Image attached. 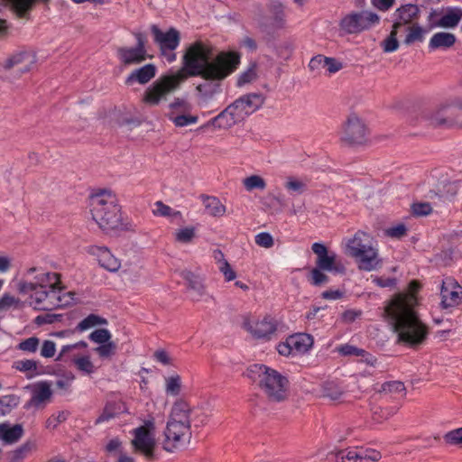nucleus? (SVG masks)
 I'll list each match as a JSON object with an SVG mask.
<instances>
[{
    "instance_id": "nucleus-9",
    "label": "nucleus",
    "mask_w": 462,
    "mask_h": 462,
    "mask_svg": "<svg viewBox=\"0 0 462 462\" xmlns=\"http://www.w3.org/2000/svg\"><path fill=\"white\" fill-rule=\"evenodd\" d=\"M379 22L376 14L362 11L352 12L344 15L339 21V30L341 34H356L369 29Z\"/></svg>"
},
{
    "instance_id": "nucleus-29",
    "label": "nucleus",
    "mask_w": 462,
    "mask_h": 462,
    "mask_svg": "<svg viewBox=\"0 0 462 462\" xmlns=\"http://www.w3.org/2000/svg\"><path fill=\"white\" fill-rule=\"evenodd\" d=\"M342 67V63L335 58L326 57L321 54L314 56L309 63V68L312 71L326 69L329 73H336L340 70Z\"/></svg>"
},
{
    "instance_id": "nucleus-31",
    "label": "nucleus",
    "mask_w": 462,
    "mask_h": 462,
    "mask_svg": "<svg viewBox=\"0 0 462 462\" xmlns=\"http://www.w3.org/2000/svg\"><path fill=\"white\" fill-rule=\"evenodd\" d=\"M105 449L108 456L114 458V462H135L134 458L124 450L122 441L118 438L110 439Z\"/></svg>"
},
{
    "instance_id": "nucleus-2",
    "label": "nucleus",
    "mask_w": 462,
    "mask_h": 462,
    "mask_svg": "<svg viewBox=\"0 0 462 462\" xmlns=\"http://www.w3.org/2000/svg\"><path fill=\"white\" fill-rule=\"evenodd\" d=\"M420 288L417 281H411L409 290L394 294L384 309L388 322L397 334L398 342L410 346L422 343L428 334L427 327L415 310L418 304L416 293Z\"/></svg>"
},
{
    "instance_id": "nucleus-53",
    "label": "nucleus",
    "mask_w": 462,
    "mask_h": 462,
    "mask_svg": "<svg viewBox=\"0 0 462 462\" xmlns=\"http://www.w3.org/2000/svg\"><path fill=\"white\" fill-rule=\"evenodd\" d=\"M34 444L32 442H25L21 445L18 448L14 450L11 455L10 462H20L27 454L34 448Z\"/></svg>"
},
{
    "instance_id": "nucleus-10",
    "label": "nucleus",
    "mask_w": 462,
    "mask_h": 462,
    "mask_svg": "<svg viewBox=\"0 0 462 462\" xmlns=\"http://www.w3.org/2000/svg\"><path fill=\"white\" fill-rule=\"evenodd\" d=\"M368 134L364 121L353 113L347 116L342 126L340 140L346 145H359L367 141Z\"/></svg>"
},
{
    "instance_id": "nucleus-54",
    "label": "nucleus",
    "mask_w": 462,
    "mask_h": 462,
    "mask_svg": "<svg viewBox=\"0 0 462 462\" xmlns=\"http://www.w3.org/2000/svg\"><path fill=\"white\" fill-rule=\"evenodd\" d=\"M257 77L256 64L252 63L246 70L242 72L237 79V86L241 87L253 82Z\"/></svg>"
},
{
    "instance_id": "nucleus-28",
    "label": "nucleus",
    "mask_w": 462,
    "mask_h": 462,
    "mask_svg": "<svg viewBox=\"0 0 462 462\" xmlns=\"http://www.w3.org/2000/svg\"><path fill=\"white\" fill-rule=\"evenodd\" d=\"M180 276L186 281L189 290L192 292L193 300H199L206 293L203 279L189 270L182 271Z\"/></svg>"
},
{
    "instance_id": "nucleus-49",
    "label": "nucleus",
    "mask_w": 462,
    "mask_h": 462,
    "mask_svg": "<svg viewBox=\"0 0 462 462\" xmlns=\"http://www.w3.org/2000/svg\"><path fill=\"white\" fill-rule=\"evenodd\" d=\"M88 346V344L85 341H79L78 343L72 344V345H67L64 346L60 352L59 353L58 356L56 357V361L60 362H69V359L70 358L71 355H74L72 352L73 350L77 348H86Z\"/></svg>"
},
{
    "instance_id": "nucleus-8",
    "label": "nucleus",
    "mask_w": 462,
    "mask_h": 462,
    "mask_svg": "<svg viewBox=\"0 0 462 462\" xmlns=\"http://www.w3.org/2000/svg\"><path fill=\"white\" fill-rule=\"evenodd\" d=\"M61 288H39L32 291L31 299L35 304V308L42 310H52L70 305L74 300L75 293L63 292L60 294Z\"/></svg>"
},
{
    "instance_id": "nucleus-61",
    "label": "nucleus",
    "mask_w": 462,
    "mask_h": 462,
    "mask_svg": "<svg viewBox=\"0 0 462 462\" xmlns=\"http://www.w3.org/2000/svg\"><path fill=\"white\" fill-rule=\"evenodd\" d=\"M69 415L68 411H60L57 414H52L46 420V428L48 429H55L57 426L65 421Z\"/></svg>"
},
{
    "instance_id": "nucleus-4",
    "label": "nucleus",
    "mask_w": 462,
    "mask_h": 462,
    "mask_svg": "<svg viewBox=\"0 0 462 462\" xmlns=\"http://www.w3.org/2000/svg\"><path fill=\"white\" fill-rule=\"evenodd\" d=\"M421 118L433 128L462 127V97H450L425 108Z\"/></svg>"
},
{
    "instance_id": "nucleus-52",
    "label": "nucleus",
    "mask_w": 462,
    "mask_h": 462,
    "mask_svg": "<svg viewBox=\"0 0 462 462\" xmlns=\"http://www.w3.org/2000/svg\"><path fill=\"white\" fill-rule=\"evenodd\" d=\"M382 455L375 449L357 450L356 462H378Z\"/></svg>"
},
{
    "instance_id": "nucleus-63",
    "label": "nucleus",
    "mask_w": 462,
    "mask_h": 462,
    "mask_svg": "<svg viewBox=\"0 0 462 462\" xmlns=\"http://www.w3.org/2000/svg\"><path fill=\"white\" fill-rule=\"evenodd\" d=\"M116 349V345L114 342L109 341L106 344L97 346L95 350L99 355L100 357L107 358L115 354Z\"/></svg>"
},
{
    "instance_id": "nucleus-22",
    "label": "nucleus",
    "mask_w": 462,
    "mask_h": 462,
    "mask_svg": "<svg viewBox=\"0 0 462 462\" xmlns=\"http://www.w3.org/2000/svg\"><path fill=\"white\" fill-rule=\"evenodd\" d=\"M359 270L371 272L379 269L382 266V259L379 256L377 244L367 246V249L354 257Z\"/></svg>"
},
{
    "instance_id": "nucleus-27",
    "label": "nucleus",
    "mask_w": 462,
    "mask_h": 462,
    "mask_svg": "<svg viewBox=\"0 0 462 462\" xmlns=\"http://www.w3.org/2000/svg\"><path fill=\"white\" fill-rule=\"evenodd\" d=\"M268 11L273 28L280 30L286 27L285 5L281 1L272 0L268 5Z\"/></svg>"
},
{
    "instance_id": "nucleus-3",
    "label": "nucleus",
    "mask_w": 462,
    "mask_h": 462,
    "mask_svg": "<svg viewBox=\"0 0 462 462\" xmlns=\"http://www.w3.org/2000/svg\"><path fill=\"white\" fill-rule=\"evenodd\" d=\"M90 211L103 230H115L122 225L118 199L110 189H99L90 196Z\"/></svg>"
},
{
    "instance_id": "nucleus-23",
    "label": "nucleus",
    "mask_w": 462,
    "mask_h": 462,
    "mask_svg": "<svg viewBox=\"0 0 462 462\" xmlns=\"http://www.w3.org/2000/svg\"><path fill=\"white\" fill-rule=\"evenodd\" d=\"M88 252L97 258L102 268L109 272L119 270L121 266L120 261L112 254L107 247L92 245L88 247Z\"/></svg>"
},
{
    "instance_id": "nucleus-1",
    "label": "nucleus",
    "mask_w": 462,
    "mask_h": 462,
    "mask_svg": "<svg viewBox=\"0 0 462 462\" xmlns=\"http://www.w3.org/2000/svg\"><path fill=\"white\" fill-rule=\"evenodd\" d=\"M182 61V69L162 75L145 89L143 96L144 104L158 106L177 91L189 77L198 76L205 82L199 84L196 90L199 97L207 102L221 92L220 82L237 69L240 56L231 51H221L215 55L211 45L199 41L187 48Z\"/></svg>"
},
{
    "instance_id": "nucleus-16",
    "label": "nucleus",
    "mask_w": 462,
    "mask_h": 462,
    "mask_svg": "<svg viewBox=\"0 0 462 462\" xmlns=\"http://www.w3.org/2000/svg\"><path fill=\"white\" fill-rule=\"evenodd\" d=\"M36 61V55L33 51H21L7 58L3 67L5 69L14 70L18 75H22L32 69Z\"/></svg>"
},
{
    "instance_id": "nucleus-40",
    "label": "nucleus",
    "mask_w": 462,
    "mask_h": 462,
    "mask_svg": "<svg viewBox=\"0 0 462 462\" xmlns=\"http://www.w3.org/2000/svg\"><path fill=\"white\" fill-rule=\"evenodd\" d=\"M324 270L314 267L309 273L307 279L310 283L316 287L323 286L329 282V277L324 273Z\"/></svg>"
},
{
    "instance_id": "nucleus-60",
    "label": "nucleus",
    "mask_w": 462,
    "mask_h": 462,
    "mask_svg": "<svg viewBox=\"0 0 462 462\" xmlns=\"http://www.w3.org/2000/svg\"><path fill=\"white\" fill-rule=\"evenodd\" d=\"M111 338L110 332L106 328L96 329L89 335V339L97 344H106Z\"/></svg>"
},
{
    "instance_id": "nucleus-37",
    "label": "nucleus",
    "mask_w": 462,
    "mask_h": 462,
    "mask_svg": "<svg viewBox=\"0 0 462 462\" xmlns=\"http://www.w3.org/2000/svg\"><path fill=\"white\" fill-rule=\"evenodd\" d=\"M168 112L166 113V116L170 119L171 116H178L180 114H183L186 112H191L192 105L188 101L187 98L184 97H174L171 102L168 105Z\"/></svg>"
},
{
    "instance_id": "nucleus-32",
    "label": "nucleus",
    "mask_w": 462,
    "mask_h": 462,
    "mask_svg": "<svg viewBox=\"0 0 462 462\" xmlns=\"http://www.w3.org/2000/svg\"><path fill=\"white\" fill-rule=\"evenodd\" d=\"M23 435V428L21 424L10 426L6 423L0 424V439L5 444H14L18 442Z\"/></svg>"
},
{
    "instance_id": "nucleus-58",
    "label": "nucleus",
    "mask_w": 462,
    "mask_h": 462,
    "mask_svg": "<svg viewBox=\"0 0 462 462\" xmlns=\"http://www.w3.org/2000/svg\"><path fill=\"white\" fill-rule=\"evenodd\" d=\"M17 398L15 396H3L0 398V416H5L16 407Z\"/></svg>"
},
{
    "instance_id": "nucleus-30",
    "label": "nucleus",
    "mask_w": 462,
    "mask_h": 462,
    "mask_svg": "<svg viewBox=\"0 0 462 462\" xmlns=\"http://www.w3.org/2000/svg\"><path fill=\"white\" fill-rule=\"evenodd\" d=\"M236 113L234 111V108L229 105L224 111H222L219 115L212 118L207 125H213L217 128H229L236 124L241 122L239 117H237Z\"/></svg>"
},
{
    "instance_id": "nucleus-36",
    "label": "nucleus",
    "mask_w": 462,
    "mask_h": 462,
    "mask_svg": "<svg viewBox=\"0 0 462 462\" xmlns=\"http://www.w3.org/2000/svg\"><path fill=\"white\" fill-rule=\"evenodd\" d=\"M125 411V404L121 402H107L103 410V412L96 420V424H100Z\"/></svg>"
},
{
    "instance_id": "nucleus-45",
    "label": "nucleus",
    "mask_w": 462,
    "mask_h": 462,
    "mask_svg": "<svg viewBox=\"0 0 462 462\" xmlns=\"http://www.w3.org/2000/svg\"><path fill=\"white\" fill-rule=\"evenodd\" d=\"M294 51V44L291 40H284L274 46L275 54L285 60H289Z\"/></svg>"
},
{
    "instance_id": "nucleus-59",
    "label": "nucleus",
    "mask_w": 462,
    "mask_h": 462,
    "mask_svg": "<svg viewBox=\"0 0 462 462\" xmlns=\"http://www.w3.org/2000/svg\"><path fill=\"white\" fill-rule=\"evenodd\" d=\"M411 212L415 217H425L432 212V207L429 202H414L411 205Z\"/></svg>"
},
{
    "instance_id": "nucleus-21",
    "label": "nucleus",
    "mask_w": 462,
    "mask_h": 462,
    "mask_svg": "<svg viewBox=\"0 0 462 462\" xmlns=\"http://www.w3.org/2000/svg\"><path fill=\"white\" fill-rule=\"evenodd\" d=\"M52 391L50 383L40 382L32 386V397L25 404L26 409H42L51 401Z\"/></svg>"
},
{
    "instance_id": "nucleus-43",
    "label": "nucleus",
    "mask_w": 462,
    "mask_h": 462,
    "mask_svg": "<svg viewBox=\"0 0 462 462\" xmlns=\"http://www.w3.org/2000/svg\"><path fill=\"white\" fill-rule=\"evenodd\" d=\"M176 127H185L198 123L199 116H193L190 112L176 115L169 119Z\"/></svg>"
},
{
    "instance_id": "nucleus-62",
    "label": "nucleus",
    "mask_w": 462,
    "mask_h": 462,
    "mask_svg": "<svg viewBox=\"0 0 462 462\" xmlns=\"http://www.w3.org/2000/svg\"><path fill=\"white\" fill-rule=\"evenodd\" d=\"M40 339L36 337H31L25 340H23L18 348L22 351L34 353L39 346Z\"/></svg>"
},
{
    "instance_id": "nucleus-39",
    "label": "nucleus",
    "mask_w": 462,
    "mask_h": 462,
    "mask_svg": "<svg viewBox=\"0 0 462 462\" xmlns=\"http://www.w3.org/2000/svg\"><path fill=\"white\" fill-rule=\"evenodd\" d=\"M407 35L403 41L404 44L411 45L414 42H422L426 31L420 25L414 24L405 27Z\"/></svg>"
},
{
    "instance_id": "nucleus-56",
    "label": "nucleus",
    "mask_w": 462,
    "mask_h": 462,
    "mask_svg": "<svg viewBox=\"0 0 462 462\" xmlns=\"http://www.w3.org/2000/svg\"><path fill=\"white\" fill-rule=\"evenodd\" d=\"M284 187L288 191L299 195L302 194L307 189V185L304 181L292 177L287 179Z\"/></svg>"
},
{
    "instance_id": "nucleus-34",
    "label": "nucleus",
    "mask_w": 462,
    "mask_h": 462,
    "mask_svg": "<svg viewBox=\"0 0 462 462\" xmlns=\"http://www.w3.org/2000/svg\"><path fill=\"white\" fill-rule=\"evenodd\" d=\"M200 199L207 213L212 217H221L226 212V207L217 197L201 195Z\"/></svg>"
},
{
    "instance_id": "nucleus-38",
    "label": "nucleus",
    "mask_w": 462,
    "mask_h": 462,
    "mask_svg": "<svg viewBox=\"0 0 462 462\" xmlns=\"http://www.w3.org/2000/svg\"><path fill=\"white\" fill-rule=\"evenodd\" d=\"M4 2L5 0H0ZM16 14L20 18L26 17L32 9L36 2L47 3L50 0H8Z\"/></svg>"
},
{
    "instance_id": "nucleus-41",
    "label": "nucleus",
    "mask_w": 462,
    "mask_h": 462,
    "mask_svg": "<svg viewBox=\"0 0 462 462\" xmlns=\"http://www.w3.org/2000/svg\"><path fill=\"white\" fill-rule=\"evenodd\" d=\"M245 189L251 192L254 189L263 190L266 188L265 180L260 175H251L242 180Z\"/></svg>"
},
{
    "instance_id": "nucleus-44",
    "label": "nucleus",
    "mask_w": 462,
    "mask_h": 462,
    "mask_svg": "<svg viewBox=\"0 0 462 462\" xmlns=\"http://www.w3.org/2000/svg\"><path fill=\"white\" fill-rule=\"evenodd\" d=\"M357 450L342 449L329 453V457L335 462H356Z\"/></svg>"
},
{
    "instance_id": "nucleus-17",
    "label": "nucleus",
    "mask_w": 462,
    "mask_h": 462,
    "mask_svg": "<svg viewBox=\"0 0 462 462\" xmlns=\"http://www.w3.org/2000/svg\"><path fill=\"white\" fill-rule=\"evenodd\" d=\"M264 102L262 95L251 93L244 95L231 104L237 117L243 121L246 116L259 109Z\"/></svg>"
},
{
    "instance_id": "nucleus-46",
    "label": "nucleus",
    "mask_w": 462,
    "mask_h": 462,
    "mask_svg": "<svg viewBox=\"0 0 462 462\" xmlns=\"http://www.w3.org/2000/svg\"><path fill=\"white\" fill-rule=\"evenodd\" d=\"M69 362H72L79 370L87 374H91L94 372V365L90 361L89 356H77L76 355H71Z\"/></svg>"
},
{
    "instance_id": "nucleus-51",
    "label": "nucleus",
    "mask_w": 462,
    "mask_h": 462,
    "mask_svg": "<svg viewBox=\"0 0 462 462\" xmlns=\"http://www.w3.org/2000/svg\"><path fill=\"white\" fill-rule=\"evenodd\" d=\"M378 392L385 394L404 393L405 386L400 381H391L383 383Z\"/></svg>"
},
{
    "instance_id": "nucleus-42",
    "label": "nucleus",
    "mask_w": 462,
    "mask_h": 462,
    "mask_svg": "<svg viewBox=\"0 0 462 462\" xmlns=\"http://www.w3.org/2000/svg\"><path fill=\"white\" fill-rule=\"evenodd\" d=\"M181 378L172 374L165 378V392L168 395L178 396L181 392Z\"/></svg>"
},
{
    "instance_id": "nucleus-64",
    "label": "nucleus",
    "mask_w": 462,
    "mask_h": 462,
    "mask_svg": "<svg viewBox=\"0 0 462 462\" xmlns=\"http://www.w3.org/2000/svg\"><path fill=\"white\" fill-rule=\"evenodd\" d=\"M447 443L462 447V428L448 432L444 436Z\"/></svg>"
},
{
    "instance_id": "nucleus-11",
    "label": "nucleus",
    "mask_w": 462,
    "mask_h": 462,
    "mask_svg": "<svg viewBox=\"0 0 462 462\" xmlns=\"http://www.w3.org/2000/svg\"><path fill=\"white\" fill-rule=\"evenodd\" d=\"M164 450L167 452H174L189 443L191 439V430L190 428L187 427L183 423L178 424L168 420L164 430Z\"/></svg>"
},
{
    "instance_id": "nucleus-13",
    "label": "nucleus",
    "mask_w": 462,
    "mask_h": 462,
    "mask_svg": "<svg viewBox=\"0 0 462 462\" xmlns=\"http://www.w3.org/2000/svg\"><path fill=\"white\" fill-rule=\"evenodd\" d=\"M152 32L154 37V42L160 47V50L169 62L176 60V55L172 51L179 46L180 35L178 30L174 28L169 29L167 32H162L156 25H152Z\"/></svg>"
},
{
    "instance_id": "nucleus-33",
    "label": "nucleus",
    "mask_w": 462,
    "mask_h": 462,
    "mask_svg": "<svg viewBox=\"0 0 462 462\" xmlns=\"http://www.w3.org/2000/svg\"><path fill=\"white\" fill-rule=\"evenodd\" d=\"M457 41L455 34L451 32H439L432 35L429 42V48L430 50L437 49H449Z\"/></svg>"
},
{
    "instance_id": "nucleus-48",
    "label": "nucleus",
    "mask_w": 462,
    "mask_h": 462,
    "mask_svg": "<svg viewBox=\"0 0 462 462\" xmlns=\"http://www.w3.org/2000/svg\"><path fill=\"white\" fill-rule=\"evenodd\" d=\"M106 319L97 316V315H95V314H90L88 315L87 318H85L83 320H81L78 326H77V329L79 331H85L88 328H91L97 325H103V324H106Z\"/></svg>"
},
{
    "instance_id": "nucleus-26",
    "label": "nucleus",
    "mask_w": 462,
    "mask_h": 462,
    "mask_svg": "<svg viewBox=\"0 0 462 462\" xmlns=\"http://www.w3.org/2000/svg\"><path fill=\"white\" fill-rule=\"evenodd\" d=\"M192 409L189 404L183 400H179L174 402L171 415L170 421L176 422L178 424H185L187 427L190 428Z\"/></svg>"
},
{
    "instance_id": "nucleus-18",
    "label": "nucleus",
    "mask_w": 462,
    "mask_h": 462,
    "mask_svg": "<svg viewBox=\"0 0 462 462\" xmlns=\"http://www.w3.org/2000/svg\"><path fill=\"white\" fill-rule=\"evenodd\" d=\"M440 295L442 309L454 308L462 300V288L453 278L448 277L442 281Z\"/></svg>"
},
{
    "instance_id": "nucleus-25",
    "label": "nucleus",
    "mask_w": 462,
    "mask_h": 462,
    "mask_svg": "<svg viewBox=\"0 0 462 462\" xmlns=\"http://www.w3.org/2000/svg\"><path fill=\"white\" fill-rule=\"evenodd\" d=\"M157 68L154 64H146L139 69L133 70L125 79V84L132 86L134 83L144 85L148 83L156 75Z\"/></svg>"
},
{
    "instance_id": "nucleus-12",
    "label": "nucleus",
    "mask_w": 462,
    "mask_h": 462,
    "mask_svg": "<svg viewBox=\"0 0 462 462\" xmlns=\"http://www.w3.org/2000/svg\"><path fill=\"white\" fill-rule=\"evenodd\" d=\"M312 252L317 255L316 267L337 274L346 273V266L334 252H329L322 243H314Z\"/></svg>"
},
{
    "instance_id": "nucleus-19",
    "label": "nucleus",
    "mask_w": 462,
    "mask_h": 462,
    "mask_svg": "<svg viewBox=\"0 0 462 462\" xmlns=\"http://www.w3.org/2000/svg\"><path fill=\"white\" fill-rule=\"evenodd\" d=\"M438 12L433 10L429 15V30L434 28H455L462 19V8L448 7L441 17L435 20Z\"/></svg>"
},
{
    "instance_id": "nucleus-5",
    "label": "nucleus",
    "mask_w": 462,
    "mask_h": 462,
    "mask_svg": "<svg viewBox=\"0 0 462 462\" xmlns=\"http://www.w3.org/2000/svg\"><path fill=\"white\" fill-rule=\"evenodd\" d=\"M258 384L271 402L285 401L289 395V380L277 370L260 365L257 370Z\"/></svg>"
},
{
    "instance_id": "nucleus-6",
    "label": "nucleus",
    "mask_w": 462,
    "mask_h": 462,
    "mask_svg": "<svg viewBox=\"0 0 462 462\" xmlns=\"http://www.w3.org/2000/svg\"><path fill=\"white\" fill-rule=\"evenodd\" d=\"M60 284L59 273L43 272L37 267H30L23 273V279L17 282V290L22 294H28L39 288H58Z\"/></svg>"
},
{
    "instance_id": "nucleus-57",
    "label": "nucleus",
    "mask_w": 462,
    "mask_h": 462,
    "mask_svg": "<svg viewBox=\"0 0 462 462\" xmlns=\"http://www.w3.org/2000/svg\"><path fill=\"white\" fill-rule=\"evenodd\" d=\"M195 237V228L192 226L180 228L175 232V240L179 243H190Z\"/></svg>"
},
{
    "instance_id": "nucleus-24",
    "label": "nucleus",
    "mask_w": 462,
    "mask_h": 462,
    "mask_svg": "<svg viewBox=\"0 0 462 462\" xmlns=\"http://www.w3.org/2000/svg\"><path fill=\"white\" fill-rule=\"evenodd\" d=\"M420 14V8L416 5L407 4L395 11L394 29H401L410 24Z\"/></svg>"
},
{
    "instance_id": "nucleus-50",
    "label": "nucleus",
    "mask_w": 462,
    "mask_h": 462,
    "mask_svg": "<svg viewBox=\"0 0 462 462\" xmlns=\"http://www.w3.org/2000/svg\"><path fill=\"white\" fill-rule=\"evenodd\" d=\"M152 213L153 215L160 217H181V213L180 211H174L171 207L165 205L162 201H156L154 203V208L152 209Z\"/></svg>"
},
{
    "instance_id": "nucleus-55",
    "label": "nucleus",
    "mask_w": 462,
    "mask_h": 462,
    "mask_svg": "<svg viewBox=\"0 0 462 462\" xmlns=\"http://www.w3.org/2000/svg\"><path fill=\"white\" fill-rule=\"evenodd\" d=\"M398 32L399 29H394V26L393 25V30L389 36L382 43L385 52H393L399 48V42L397 40Z\"/></svg>"
},
{
    "instance_id": "nucleus-47",
    "label": "nucleus",
    "mask_w": 462,
    "mask_h": 462,
    "mask_svg": "<svg viewBox=\"0 0 462 462\" xmlns=\"http://www.w3.org/2000/svg\"><path fill=\"white\" fill-rule=\"evenodd\" d=\"M343 394L342 389L333 382H328L322 386V396L332 401L339 400Z\"/></svg>"
},
{
    "instance_id": "nucleus-14",
    "label": "nucleus",
    "mask_w": 462,
    "mask_h": 462,
    "mask_svg": "<svg viewBox=\"0 0 462 462\" xmlns=\"http://www.w3.org/2000/svg\"><path fill=\"white\" fill-rule=\"evenodd\" d=\"M134 35L137 41L136 46L120 47L116 51L119 60L125 66L140 64L149 58L143 34L138 32Z\"/></svg>"
},
{
    "instance_id": "nucleus-20",
    "label": "nucleus",
    "mask_w": 462,
    "mask_h": 462,
    "mask_svg": "<svg viewBox=\"0 0 462 462\" xmlns=\"http://www.w3.org/2000/svg\"><path fill=\"white\" fill-rule=\"evenodd\" d=\"M374 244H376V242L371 235L362 230H358L353 237L346 240V253L354 258L365 251L367 246H372Z\"/></svg>"
},
{
    "instance_id": "nucleus-35",
    "label": "nucleus",
    "mask_w": 462,
    "mask_h": 462,
    "mask_svg": "<svg viewBox=\"0 0 462 462\" xmlns=\"http://www.w3.org/2000/svg\"><path fill=\"white\" fill-rule=\"evenodd\" d=\"M290 342L297 353H306L313 345V337L306 333H298L290 336Z\"/></svg>"
},
{
    "instance_id": "nucleus-15",
    "label": "nucleus",
    "mask_w": 462,
    "mask_h": 462,
    "mask_svg": "<svg viewBox=\"0 0 462 462\" xmlns=\"http://www.w3.org/2000/svg\"><path fill=\"white\" fill-rule=\"evenodd\" d=\"M243 328L254 338L270 340L277 329V325L273 318L265 316L262 319L245 318Z\"/></svg>"
},
{
    "instance_id": "nucleus-7",
    "label": "nucleus",
    "mask_w": 462,
    "mask_h": 462,
    "mask_svg": "<svg viewBox=\"0 0 462 462\" xmlns=\"http://www.w3.org/2000/svg\"><path fill=\"white\" fill-rule=\"evenodd\" d=\"M131 446L135 454L142 455L148 460L154 458L157 441L152 420H147L143 425L133 430Z\"/></svg>"
}]
</instances>
